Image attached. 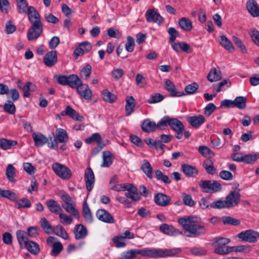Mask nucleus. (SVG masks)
<instances>
[{"instance_id":"20","label":"nucleus","mask_w":259,"mask_h":259,"mask_svg":"<svg viewBox=\"0 0 259 259\" xmlns=\"http://www.w3.org/2000/svg\"><path fill=\"white\" fill-rule=\"evenodd\" d=\"M164 84L165 89L170 94L172 97H181L185 95L183 92H179L177 91L175 84L169 79H165Z\"/></svg>"},{"instance_id":"8","label":"nucleus","mask_w":259,"mask_h":259,"mask_svg":"<svg viewBox=\"0 0 259 259\" xmlns=\"http://www.w3.org/2000/svg\"><path fill=\"white\" fill-rule=\"evenodd\" d=\"M43 30L42 24H34L29 28L27 32V38L29 40L37 39L41 34Z\"/></svg>"},{"instance_id":"6","label":"nucleus","mask_w":259,"mask_h":259,"mask_svg":"<svg viewBox=\"0 0 259 259\" xmlns=\"http://www.w3.org/2000/svg\"><path fill=\"white\" fill-rule=\"evenodd\" d=\"M238 236L242 240L250 243H254L259 238V233L256 231L248 230L241 232L238 234Z\"/></svg>"},{"instance_id":"35","label":"nucleus","mask_w":259,"mask_h":259,"mask_svg":"<svg viewBox=\"0 0 259 259\" xmlns=\"http://www.w3.org/2000/svg\"><path fill=\"white\" fill-rule=\"evenodd\" d=\"M159 230L161 232L168 235L174 236L177 234V231L172 226L166 224H163L159 227Z\"/></svg>"},{"instance_id":"33","label":"nucleus","mask_w":259,"mask_h":259,"mask_svg":"<svg viewBox=\"0 0 259 259\" xmlns=\"http://www.w3.org/2000/svg\"><path fill=\"white\" fill-rule=\"evenodd\" d=\"M24 246L32 254L36 255L40 251V248L37 243L32 241H28Z\"/></svg>"},{"instance_id":"23","label":"nucleus","mask_w":259,"mask_h":259,"mask_svg":"<svg viewBox=\"0 0 259 259\" xmlns=\"http://www.w3.org/2000/svg\"><path fill=\"white\" fill-rule=\"evenodd\" d=\"M137 255L142 256V249H133L122 252L119 259H134Z\"/></svg>"},{"instance_id":"58","label":"nucleus","mask_w":259,"mask_h":259,"mask_svg":"<svg viewBox=\"0 0 259 259\" xmlns=\"http://www.w3.org/2000/svg\"><path fill=\"white\" fill-rule=\"evenodd\" d=\"M155 174L156 178L158 180L161 181L166 184H169L171 183L169 178L166 175H164L161 170H156Z\"/></svg>"},{"instance_id":"10","label":"nucleus","mask_w":259,"mask_h":259,"mask_svg":"<svg viewBox=\"0 0 259 259\" xmlns=\"http://www.w3.org/2000/svg\"><path fill=\"white\" fill-rule=\"evenodd\" d=\"M84 181L87 189L90 192L93 189L95 182L93 171L90 167H88L84 171Z\"/></svg>"},{"instance_id":"60","label":"nucleus","mask_w":259,"mask_h":259,"mask_svg":"<svg viewBox=\"0 0 259 259\" xmlns=\"http://www.w3.org/2000/svg\"><path fill=\"white\" fill-rule=\"evenodd\" d=\"M135 42L134 38L131 36L127 37V42L125 45V50L128 52H132L135 48Z\"/></svg>"},{"instance_id":"26","label":"nucleus","mask_w":259,"mask_h":259,"mask_svg":"<svg viewBox=\"0 0 259 259\" xmlns=\"http://www.w3.org/2000/svg\"><path fill=\"white\" fill-rule=\"evenodd\" d=\"M16 199L14 200H11L12 201H15V206L18 209H21L22 208H30L31 206V201L26 198H22L20 199H18V196L16 194Z\"/></svg>"},{"instance_id":"41","label":"nucleus","mask_w":259,"mask_h":259,"mask_svg":"<svg viewBox=\"0 0 259 259\" xmlns=\"http://www.w3.org/2000/svg\"><path fill=\"white\" fill-rule=\"evenodd\" d=\"M221 72L215 68L211 69L207 75V79L211 82L217 81L222 78Z\"/></svg>"},{"instance_id":"51","label":"nucleus","mask_w":259,"mask_h":259,"mask_svg":"<svg viewBox=\"0 0 259 259\" xmlns=\"http://www.w3.org/2000/svg\"><path fill=\"white\" fill-rule=\"evenodd\" d=\"M246 98L244 97L239 96L233 100L234 107L240 109H243L246 107Z\"/></svg>"},{"instance_id":"21","label":"nucleus","mask_w":259,"mask_h":259,"mask_svg":"<svg viewBox=\"0 0 259 259\" xmlns=\"http://www.w3.org/2000/svg\"><path fill=\"white\" fill-rule=\"evenodd\" d=\"M187 121L192 127L198 128L205 121V119L203 115H199L188 117Z\"/></svg>"},{"instance_id":"42","label":"nucleus","mask_w":259,"mask_h":259,"mask_svg":"<svg viewBox=\"0 0 259 259\" xmlns=\"http://www.w3.org/2000/svg\"><path fill=\"white\" fill-rule=\"evenodd\" d=\"M16 235L20 247L22 248V246L29 241L27 238L28 235L24 231L18 230L16 232Z\"/></svg>"},{"instance_id":"46","label":"nucleus","mask_w":259,"mask_h":259,"mask_svg":"<svg viewBox=\"0 0 259 259\" xmlns=\"http://www.w3.org/2000/svg\"><path fill=\"white\" fill-rule=\"evenodd\" d=\"M63 208L68 213L74 215L75 217L79 218V212L73 204V202L62 204Z\"/></svg>"},{"instance_id":"47","label":"nucleus","mask_w":259,"mask_h":259,"mask_svg":"<svg viewBox=\"0 0 259 259\" xmlns=\"http://www.w3.org/2000/svg\"><path fill=\"white\" fill-rule=\"evenodd\" d=\"M103 163L102 167H109L113 162V159L111 157V153L108 151H105L103 152Z\"/></svg>"},{"instance_id":"16","label":"nucleus","mask_w":259,"mask_h":259,"mask_svg":"<svg viewBox=\"0 0 259 259\" xmlns=\"http://www.w3.org/2000/svg\"><path fill=\"white\" fill-rule=\"evenodd\" d=\"M61 115L62 116L68 115L76 121H81L84 119L82 116L79 115L74 109L69 106H67L64 110L62 111Z\"/></svg>"},{"instance_id":"61","label":"nucleus","mask_w":259,"mask_h":259,"mask_svg":"<svg viewBox=\"0 0 259 259\" xmlns=\"http://www.w3.org/2000/svg\"><path fill=\"white\" fill-rule=\"evenodd\" d=\"M182 199L184 203L186 205L192 207L195 204V201L193 200L192 197L190 195L183 193L182 194Z\"/></svg>"},{"instance_id":"5","label":"nucleus","mask_w":259,"mask_h":259,"mask_svg":"<svg viewBox=\"0 0 259 259\" xmlns=\"http://www.w3.org/2000/svg\"><path fill=\"white\" fill-rule=\"evenodd\" d=\"M54 172L60 178L67 180L71 176V172L69 168L66 166L58 163H55L52 165Z\"/></svg>"},{"instance_id":"31","label":"nucleus","mask_w":259,"mask_h":259,"mask_svg":"<svg viewBox=\"0 0 259 259\" xmlns=\"http://www.w3.org/2000/svg\"><path fill=\"white\" fill-rule=\"evenodd\" d=\"M178 23L180 27L186 31H190L193 28L191 21L186 17L180 19Z\"/></svg>"},{"instance_id":"11","label":"nucleus","mask_w":259,"mask_h":259,"mask_svg":"<svg viewBox=\"0 0 259 259\" xmlns=\"http://www.w3.org/2000/svg\"><path fill=\"white\" fill-rule=\"evenodd\" d=\"M58 62L57 53L56 51H51L47 53L43 59V63L48 67H52L54 66Z\"/></svg>"},{"instance_id":"9","label":"nucleus","mask_w":259,"mask_h":259,"mask_svg":"<svg viewBox=\"0 0 259 259\" xmlns=\"http://www.w3.org/2000/svg\"><path fill=\"white\" fill-rule=\"evenodd\" d=\"M145 17L148 22H154L160 25L163 22V18L154 9L148 10L145 13Z\"/></svg>"},{"instance_id":"49","label":"nucleus","mask_w":259,"mask_h":259,"mask_svg":"<svg viewBox=\"0 0 259 259\" xmlns=\"http://www.w3.org/2000/svg\"><path fill=\"white\" fill-rule=\"evenodd\" d=\"M40 224L44 231L47 234H52L53 227L51 226L49 221L45 217L41 219Z\"/></svg>"},{"instance_id":"59","label":"nucleus","mask_w":259,"mask_h":259,"mask_svg":"<svg viewBox=\"0 0 259 259\" xmlns=\"http://www.w3.org/2000/svg\"><path fill=\"white\" fill-rule=\"evenodd\" d=\"M210 206L213 208H228L226 200H218L210 204Z\"/></svg>"},{"instance_id":"28","label":"nucleus","mask_w":259,"mask_h":259,"mask_svg":"<svg viewBox=\"0 0 259 259\" xmlns=\"http://www.w3.org/2000/svg\"><path fill=\"white\" fill-rule=\"evenodd\" d=\"M136 106V101L133 96H128L126 99L125 112L126 115L128 116L132 114Z\"/></svg>"},{"instance_id":"22","label":"nucleus","mask_w":259,"mask_h":259,"mask_svg":"<svg viewBox=\"0 0 259 259\" xmlns=\"http://www.w3.org/2000/svg\"><path fill=\"white\" fill-rule=\"evenodd\" d=\"M246 9L252 17L259 16V6L254 0H248L247 2Z\"/></svg>"},{"instance_id":"14","label":"nucleus","mask_w":259,"mask_h":259,"mask_svg":"<svg viewBox=\"0 0 259 259\" xmlns=\"http://www.w3.org/2000/svg\"><path fill=\"white\" fill-rule=\"evenodd\" d=\"M154 200L155 203L160 206H166L170 204L171 198L162 193L155 194Z\"/></svg>"},{"instance_id":"37","label":"nucleus","mask_w":259,"mask_h":259,"mask_svg":"<svg viewBox=\"0 0 259 259\" xmlns=\"http://www.w3.org/2000/svg\"><path fill=\"white\" fill-rule=\"evenodd\" d=\"M141 168L148 178L150 179H152L153 178V168L152 167L150 163L148 160H143Z\"/></svg>"},{"instance_id":"56","label":"nucleus","mask_w":259,"mask_h":259,"mask_svg":"<svg viewBox=\"0 0 259 259\" xmlns=\"http://www.w3.org/2000/svg\"><path fill=\"white\" fill-rule=\"evenodd\" d=\"M170 118L167 116H164L158 123L156 124V130H162L164 129L167 125H169Z\"/></svg>"},{"instance_id":"25","label":"nucleus","mask_w":259,"mask_h":259,"mask_svg":"<svg viewBox=\"0 0 259 259\" xmlns=\"http://www.w3.org/2000/svg\"><path fill=\"white\" fill-rule=\"evenodd\" d=\"M181 168L184 174L188 177H195L198 173L195 166L188 164H182Z\"/></svg>"},{"instance_id":"45","label":"nucleus","mask_w":259,"mask_h":259,"mask_svg":"<svg viewBox=\"0 0 259 259\" xmlns=\"http://www.w3.org/2000/svg\"><path fill=\"white\" fill-rule=\"evenodd\" d=\"M17 144V142L15 140H8L6 139H0V147L4 150L10 149L12 147Z\"/></svg>"},{"instance_id":"32","label":"nucleus","mask_w":259,"mask_h":259,"mask_svg":"<svg viewBox=\"0 0 259 259\" xmlns=\"http://www.w3.org/2000/svg\"><path fill=\"white\" fill-rule=\"evenodd\" d=\"M68 85L72 89H77L82 82L80 78L76 74L68 76Z\"/></svg>"},{"instance_id":"3","label":"nucleus","mask_w":259,"mask_h":259,"mask_svg":"<svg viewBox=\"0 0 259 259\" xmlns=\"http://www.w3.org/2000/svg\"><path fill=\"white\" fill-rule=\"evenodd\" d=\"M181 252L180 248L161 249L145 248L142 249V256L149 258H157L173 257Z\"/></svg>"},{"instance_id":"38","label":"nucleus","mask_w":259,"mask_h":259,"mask_svg":"<svg viewBox=\"0 0 259 259\" xmlns=\"http://www.w3.org/2000/svg\"><path fill=\"white\" fill-rule=\"evenodd\" d=\"M56 139L59 143H66L68 141V137L66 131L62 128H57L56 131Z\"/></svg>"},{"instance_id":"43","label":"nucleus","mask_w":259,"mask_h":259,"mask_svg":"<svg viewBox=\"0 0 259 259\" xmlns=\"http://www.w3.org/2000/svg\"><path fill=\"white\" fill-rule=\"evenodd\" d=\"M6 175L7 178L10 182L12 183L16 182V180L15 179L16 175L15 168L12 164H9L7 166L6 170Z\"/></svg>"},{"instance_id":"27","label":"nucleus","mask_w":259,"mask_h":259,"mask_svg":"<svg viewBox=\"0 0 259 259\" xmlns=\"http://www.w3.org/2000/svg\"><path fill=\"white\" fill-rule=\"evenodd\" d=\"M141 128L146 133H151L156 130V125L155 122L147 119L144 120Z\"/></svg>"},{"instance_id":"12","label":"nucleus","mask_w":259,"mask_h":259,"mask_svg":"<svg viewBox=\"0 0 259 259\" xmlns=\"http://www.w3.org/2000/svg\"><path fill=\"white\" fill-rule=\"evenodd\" d=\"M96 215L98 220L105 223L112 224L114 223L113 216L104 209H98L96 211Z\"/></svg>"},{"instance_id":"13","label":"nucleus","mask_w":259,"mask_h":259,"mask_svg":"<svg viewBox=\"0 0 259 259\" xmlns=\"http://www.w3.org/2000/svg\"><path fill=\"white\" fill-rule=\"evenodd\" d=\"M92 47V45L90 42L88 41L82 42L78 45V47L74 51L73 56L75 59H77L79 56L90 51Z\"/></svg>"},{"instance_id":"24","label":"nucleus","mask_w":259,"mask_h":259,"mask_svg":"<svg viewBox=\"0 0 259 259\" xmlns=\"http://www.w3.org/2000/svg\"><path fill=\"white\" fill-rule=\"evenodd\" d=\"M75 238L77 240L84 238L88 234L87 228L82 224L76 225L74 228Z\"/></svg>"},{"instance_id":"50","label":"nucleus","mask_w":259,"mask_h":259,"mask_svg":"<svg viewBox=\"0 0 259 259\" xmlns=\"http://www.w3.org/2000/svg\"><path fill=\"white\" fill-rule=\"evenodd\" d=\"M92 72V66L87 64L80 70L79 75L81 78L85 80H88L90 77Z\"/></svg>"},{"instance_id":"64","label":"nucleus","mask_w":259,"mask_h":259,"mask_svg":"<svg viewBox=\"0 0 259 259\" xmlns=\"http://www.w3.org/2000/svg\"><path fill=\"white\" fill-rule=\"evenodd\" d=\"M249 34L252 41L259 47V31L255 28L250 29Z\"/></svg>"},{"instance_id":"19","label":"nucleus","mask_w":259,"mask_h":259,"mask_svg":"<svg viewBox=\"0 0 259 259\" xmlns=\"http://www.w3.org/2000/svg\"><path fill=\"white\" fill-rule=\"evenodd\" d=\"M34 142V145L36 147H42L49 141L48 138L39 132H34L32 135Z\"/></svg>"},{"instance_id":"39","label":"nucleus","mask_w":259,"mask_h":259,"mask_svg":"<svg viewBox=\"0 0 259 259\" xmlns=\"http://www.w3.org/2000/svg\"><path fill=\"white\" fill-rule=\"evenodd\" d=\"M203 166L208 174L214 175L217 174V170L214 167L213 163L211 160H205L203 162Z\"/></svg>"},{"instance_id":"29","label":"nucleus","mask_w":259,"mask_h":259,"mask_svg":"<svg viewBox=\"0 0 259 259\" xmlns=\"http://www.w3.org/2000/svg\"><path fill=\"white\" fill-rule=\"evenodd\" d=\"M46 204L49 210L53 213L58 214L62 210L60 204L53 199H49Z\"/></svg>"},{"instance_id":"52","label":"nucleus","mask_w":259,"mask_h":259,"mask_svg":"<svg viewBox=\"0 0 259 259\" xmlns=\"http://www.w3.org/2000/svg\"><path fill=\"white\" fill-rule=\"evenodd\" d=\"M16 197L15 192L9 190H3L0 188V198H6L10 200H14Z\"/></svg>"},{"instance_id":"48","label":"nucleus","mask_w":259,"mask_h":259,"mask_svg":"<svg viewBox=\"0 0 259 259\" xmlns=\"http://www.w3.org/2000/svg\"><path fill=\"white\" fill-rule=\"evenodd\" d=\"M18 12L21 14H26L29 6L26 0H16Z\"/></svg>"},{"instance_id":"15","label":"nucleus","mask_w":259,"mask_h":259,"mask_svg":"<svg viewBox=\"0 0 259 259\" xmlns=\"http://www.w3.org/2000/svg\"><path fill=\"white\" fill-rule=\"evenodd\" d=\"M27 14H28V19L32 24H42L41 22L40 16L35 8L29 6Z\"/></svg>"},{"instance_id":"17","label":"nucleus","mask_w":259,"mask_h":259,"mask_svg":"<svg viewBox=\"0 0 259 259\" xmlns=\"http://www.w3.org/2000/svg\"><path fill=\"white\" fill-rule=\"evenodd\" d=\"M126 192L125 193V196L132 199L134 201H137L141 198L140 194L137 192V188L130 184L127 188H125Z\"/></svg>"},{"instance_id":"44","label":"nucleus","mask_w":259,"mask_h":259,"mask_svg":"<svg viewBox=\"0 0 259 259\" xmlns=\"http://www.w3.org/2000/svg\"><path fill=\"white\" fill-rule=\"evenodd\" d=\"M101 94L103 100L109 103H114L117 100L116 95L108 90L103 91Z\"/></svg>"},{"instance_id":"36","label":"nucleus","mask_w":259,"mask_h":259,"mask_svg":"<svg viewBox=\"0 0 259 259\" xmlns=\"http://www.w3.org/2000/svg\"><path fill=\"white\" fill-rule=\"evenodd\" d=\"M169 126L175 132L185 129L183 123L180 120L175 118H170Z\"/></svg>"},{"instance_id":"34","label":"nucleus","mask_w":259,"mask_h":259,"mask_svg":"<svg viewBox=\"0 0 259 259\" xmlns=\"http://www.w3.org/2000/svg\"><path fill=\"white\" fill-rule=\"evenodd\" d=\"M52 233L62 238L65 240L69 238V236L65 229L60 225H58L53 228Z\"/></svg>"},{"instance_id":"18","label":"nucleus","mask_w":259,"mask_h":259,"mask_svg":"<svg viewBox=\"0 0 259 259\" xmlns=\"http://www.w3.org/2000/svg\"><path fill=\"white\" fill-rule=\"evenodd\" d=\"M77 93L84 99L90 100L92 98V93L89 86L86 84L81 83L77 88Z\"/></svg>"},{"instance_id":"4","label":"nucleus","mask_w":259,"mask_h":259,"mask_svg":"<svg viewBox=\"0 0 259 259\" xmlns=\"http://www.w3.org/2000/svg\"><path fill=\"white\" fill-rule=\"evenodd\" d=\"M199 185L206 193H214L222 189L221 184L214 180H201L199 182Z\"/></svg>"},{"instance_id":"63","label":"nucleus","mask_w":259,"mask_h":259,"mask_svg":"<svg viewBox=\"0 0 259 259\" xmlns=\"http://www.w3.org/2000/svg\"><path fill=\"white\" fill-rule=\"evenodd\" d=\"M164 99V97L159 94L155 93L152 94L148 100V102L150 104H154L161 101Z\"/></svg>"},{"instance_id":"62","label":"nucleus","mask_w":259,"mask_h":259,"mask_svg":"<svg viewBox=\"0 0 259 259\" xmlns=\"http://www.w3.org/2000/svg\"><path fill=\"white\" fill-rule=\"evenodd\" d=\"M11 9L8 0H0V10L3 13L7 14Z\"/></svg>"},{"instance_id":"40","label":"nucleus","mask_w":259,"mask_h":259,"mask_svg":"<svg viewBox=\"0 0 259 259\" xmlns=\"http://www.w3.org/2000/svg\"><path fill=\"white\" fill-rule=\"evenodd\" d=\"M82 213L85 221L88 223H92L93 221V217L88 204L85 202L83 205Z\"/></svg>"},{"instance_id":"2","label":"nucleus","mask_w":259,"mask_h":259,"mask_svg":"<svg viewBox=\"0 0 259 259\" xmlns=\"http://www.w3.org/2000/svg\"><path fill=\"white\" fill-rule=\"evenodd\" d=\"M231 240L227 238L217 237L212 240V245L215 247L214 252L220 255H226L233 251L236 252H242L245 249L244 246H239L237 247H230L226 246L229 243Z\"/></svg>"},{"instance_id":"57","label":"nucleus","mask_w":259,"mask_h":259,"mask_svg":"<svg viewBox=\"0 0 259 259\" xmlns=\"http://www.w3.org/2000/svg\"><path fill=\"white\" fill-rule=\"evenodd\" d=\"M155 174L156 178L158 180L161 181L166 184H169L171 183L169 178L166 175H164L161 170H156Z\"/></svg>"},{"instance_id":"53","label":"nucleus","mask_w":259,"mask_h":259,"mask_svg":"<svg viewBox=\"0 0 259 259\" xmlns=\"http://www.w3.org/2000/svg\"><path fill=\"white\" fill-rule=\"evenodd\" d=\"M51 247L52 250L50 254L53 256L58 255L63 249V245L60 242L53 244Z\"/></svg>"},{"instance_id":"54","label":"nucleus","mask_w":259,"mask_h":259,"mask_svg":"<svg viewBox=\"0 0 259 259\" xmlns=\"http://www.w3.org/2000/svg\"><path fill=\"white\" fill-rule=\"evenodd\" d=\"M199 152L206 157H211L214 155V153L207 146H200L198 147Z\"/></svg>"},{"instance_id":"55","label":"nucleus","mask_w":259,"mask_h":259,"mask_svg":"<svg viewBox=\"0 0 259 259\" xmlns=\"http://www.w3.org/2000/svg\"><path fill=\"white\" fill-rule=\"evenodd\" d=\"M36 90V86L31 82H27L23 88L24 92V96L25 97H29L30 96V92L34 91Z\"/></svg>"},{"instance_id":"7","label":"nucleus","mask_w":259,"mask_h":259,"mask_svg":"<svg viewBox=\"0 0 259 259\" xmlns=\"http://www.w3.org/2000/svg\"><path fill=\"white\" fill-rule=\"evenodd\" d=\"M241 198L240 193L237 191L230 192L226 197V201L228 208L234 207L238 205Z\"/></svg>"},{"instance_id":"1","label":"nucleus","mask_w":259,"mask_h":259,"mask_svg":"<svg viewBox=\"0 0 259 259\" xmlns=\"http://www.w3.org/2000/svg\"><path fill=\"white\" fill-rule=\"evenodd\" d=\"M178 223L184 230V234L187 237H198L204 235L206 230L203 224L197 217L189 216L181 218Z\"/></svg>"},{"instance_id":"30","label":"nucleus","mask_w":259,"mask_h":259,"mask_svg":"<svg viewBox=\"0 0 259 259\" xmlns=\"http://www.w3.org/2000/svg\"><path fill=\"white\" fill-rule=\"evenodd\" d=\"M220 44L224 48L229 51L230 52H233L235 51V48L232 45L231 41L228 39L225 35H221L220 36L219 39Z\"/></svg>"}]
</instances>
